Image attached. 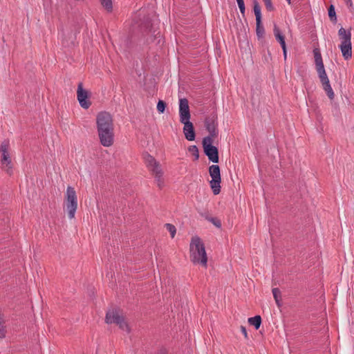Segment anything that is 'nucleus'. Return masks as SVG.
Returning a JSON list of instances; mask_svg holds the SVG:
<instances>
[{"instance_id": "obj_1", "label": "nucleus", "mask_w": 354, "mask_h": 354, "mask_svg": "<svg viewBox=\"0 0 354 354\" xmlns=\"http://www.w3.org/2000/svg\"><path fill=\"white\" fill-rule=\"evenodd\" d=\"M136 24L145 44H150L154 42L156 46H161L163 44L160 32L153 28L151 19L148 15H142L139 13Z\"/></svg>"}, {"instance_id": "obj_2", "label": "nucleus", "mask_w": 354, "mask_h": 354, "mask_svg": "<svg viewBox=\"0 0 354 354\" xmlns=\"http://www.w3.org/2000/svg\"><path fill=\"white\" fill-rule=\"evenodd\" d=\"M189 250L191 261L194 264L198 263L207 267V256L205 245L199 236H194L192 238Z\"/></svg>"}, {"instance_id": "obj_3", "label": "nucleus", "mask_w": 354, "mask_h": 354, "mask_svg": "<svg viewBox=\"0 0 354 354\" xmlns=\"http://www.w3.org/2000/svg\"><path fill=\"white\" fill-rule=\"evenodd\" d=\"M313 53L315 57V68L323 89L326 93L328 98L330 100H333L335 97V94L330 86L329 79L326 75L320 51L318 48H315L314 49Z\"/></svg>"}, {"instance_id": "obj_4", "label": "nucleus", "mask_w": 354, "mask_h": 354, "mask_svg": "<svg viewBox=\"0 0 354 354\" xmlns=\"http://www.w3.org/2000/svg\"><path fill=\"white\" fill-rule=\"evenodd\" d=\"M213 139L210 137H205L202 140V145L204 153L207 156L209 160L214 163H218L219 161L218 149L212 145Z\"/></svg>"}, {"instance_id": "obj_5", "label": "nucleus", "mask_w": 354, "mask_h": 354, "mask_svg": "<svg viewBox=\"0 0 354 354\" xmlns=\"http://www.w3.org/2000/svg\"><path fill=\"white\" fill-rule=\"evenodd\" d=\"M66 206L69 219L75 216V213L77 208V198L75 190L73 187L68 186L66 193Z\"/></svg>"}, {"instance_id": "obj_6", "label": "nucleus", "mask_w": 354, "mask_h": 354, "mask_svg": "<svg viewBox=\"0 0 354 354\" xmlns=\"http://www.w3.org/2000/svg\"><path fill=\"white\" fill-rule=\"evenodd\" d=\"M209 173L212 178L209 181L210 187L214 195H217L221 192V169L218 165H212L209 167Z\"/></svg>"}, {"instance_id": "obj_7", "label": "nucleus", "mask_w": 354, "mask_h": 354, "mask_svg": "<svg viewBox=\"0 0 354 354\" xmlns=\"http://www.w3.org/2000/svg\"><path fill=\"white\" fill-rule=\"evenodd\" d=\"M204 122L205 129L209 132V135L207 137H210V138H216L218 134L216 113L212 112L210 113L205 118Z\"/></svg>"}, {"instance_id": "obj_8", "label": "nucleus", "mask_w": 354, "mask_h": 354, "mask_svg": "<svg viewBox=\"0 0 354 354\" xmlns=\"http://www.w3.org/2000/svg\"><path fill=\"white\" fill-rule=\"evenodd\" d=\"M97 129H113V118L108 112L103 111L97 114L96 118Z\"/></svg>"}, {"instance_id": "obj_9", "label": "nucleus", "mask_w": 354, "mask_h": 354, "mask_svg": "<svg viewBox=\"0 0 354 354\" xmlns=\"http://www.w3.org/2000/svg\"><path fill=\"white\" fill-rule=\"evenodd\" d=\"M90 95V93L83 88L82 83L80 82L77 86V97L80 105L83 109H87L91 105V102L89 100Z\"/></svg>"}, {"instance_id": "obj_10", "label": "nucleus", "mask_w": 354, "mask_h": 354, "mask_svg": "<svg viewBox=\"0 0 354 354\" xmlns=\"http://www.w3.org/2000/svg\"><path fill=\"white\" fill-rule=\"evenodd\" d=\"M113 129H101L97 130L100 143L104 147H110L113 143L114 133Z\"/></svg>"}, {"instance_id": "obj_11", "label": "nucleus", "mask_w": 354, "mask_h": 354, "mask_svg": "<svg viewBox=\"0 0 354 354\" xmlns=\"http://www.w3.org/2000/svg\"><path fill=\"white\" fill-rule=\"evenodd\" d=\"M179 115L180 122L190 120L191 115L189 102L187 98H180L179 100Z\"/></svg>"}, {"instance_id": "obj_12", "label": "nucleus", "mask_w": 354, "mask_h": 354, "mask_svg": "<svg viewBox=\"0 0 354 354\" xmlns=\"http://www.w3.org/2000/svg\"><path fill=\"white\" fill-rule=\"evenodd\" d=\"M184 124L183 133L185 138L189 141H193L196 138V132L194 124L189 120L184 121L181 122Z\"/></svg>"}, {"instance_id": "obj_13", "label": "nucleus", "mask_w": 354, "mask_h": 354, "mask_svg": "<svg viewBox=\"0 0 354 354\" xmlns=\"http://www.w3.org/2000/svg\"><path fill=\"white\" fill-rule=\"evenodd\" d=\"M123 316L119 315V310L117 308L109 309L105 316V322L108 324H116Z\"/></svg>"}, {"instance_id": "obj_14", "label": "nucleus", "mask_w": 354, "mask_h": 354, "mask_svg": "<svg viewBox=\"0 0 354 354\" xmlns=\"http://www.w3.org/2000/svg\"><path fill=\"white\" fill-rule=\"evenodd\" d=\"M144 158L147 167L151 172L160 168V163L149 153L145 154Z\"/></svg>"}, {"instance_id": "obj_15", "label": "nucleus", "mask_w": 354, "mask_h": 354, "mask_svg": "<svg viewBox=\"0 0 354 354\" xmlns=\"http://www.w3.org/2000/svg\"><path fill=\"white\" fill-rule=\"evenodd\" d=\"M339 48L344 59L348 60L352 57V44L351 43H341Z\"/></svg>"}, {"instance_id": "obj_16", "label": "nucleus", "mask_w": 354, "mask_h": 354, "mask_svg": "<svg viewBox=\"0 0 354 354\" xmlns=\"http://www.w3.org/2000/svg\"><path fill=\"white\" fill-rule=\"evenodd\" d=\"M338 36L341 39V43H351V29L346 30L344 28H340L338 30Z\"/></svg>"}, {"instance_id": "obj_17", "label": "nucleus", "mask_w": 354, "mask_h": 354, "mask_svg": "<svg viewBox=\"0 0 354 354\" xmlns=\"http://www.w3.org/2000/svg\"><path fill=\"white\" fill-rule=\"evenodd\" d=\"M1 164L6 165L8 167L6 171L9 175L12 174V165L9 152L1 153Z\"/></svg>"}, {"instance_id": "obj_18", "label": "nucleus", "mask_w": 354, "mask_h": 354, "mask_svg": "<svg viewBox=\"0 0 354 354\" xmlns=\"http://www.w3.org/2000/svg\"><path fill=\"white\" fill-rule=\"evenodd\" d=\"M274 35L275 37L276 40L280 44L281 48L286 46V41H285V37L279 30V28L274 25Z\"/></svg>"}, {"instance_id": "obj_19", "label": "nucleus", "mask_w": 354, "mask_h": 354, "mask_svg": "<svg viewBox=\"0 0 354 354\" xmlns=\"http://www.w3.org/2000/svg\"><path fill=\"white\" fill-rule=\"evenodd\" d=\"M152 174L154 176L158 187L161 189L164 186V179L162 178L163 173L161 168H158V169L152 171Z\"/></svg>"}, {"instance_id": "obj_20", "label": "nucleus", "mask_w": 354, "mask_h": 354, "mask_svg": "<svg viewBox=\"0 0 354 354\" xmlns=\"http://www.w3.org/2000/svg\"><path fill=\"white\" fill-rule=\"evenodd\" d=\"M261 322L262 319L260 315H255L252 317L248 318V323L253 326L256 330H258L260 328Z\"/></svg>"}, {"instance_id": "obj_21", "label": "nucleus", "mask_w": 354, "mask_h": 354, "mask_svg": "<svg viewBox=\"0 0 354 354\" xmlns=\"http://www.w3.org/2000/svg\"><path fill=\"white\" fill-rule=\"evenodd\" d=\"M256 33L259 39L264 36L265 29L261 20H256Z\"/></svg>"}, {"instance_id": "obj_22", "label": "nucleus", "mask_w": 354, "mask_h": 354, "mask_svg": "<svg viewBox=\"0 0 354 354\" xmlns=\"http://www.w3.org/2000/svg\"><path fill=\"white\" fill-rule=\"evenodd\" d=\"M253 10L256 17V20H261V7L257 0H252Z\"/></svg>"}, {"instance_id": "obj_23", "label": "nucleus", "mask_w": 354, "mask_h": 354, "mask_svg": "<svg viewBox=\"0 0 354 354\" xmlns=\"http://www.w3.org/2000/svg\"><path fill=\"white\" fill-rule=\"evenodd\" d=\"M328 17L330 18V20L334 23V24H336L337 23V15H336V12H335V6L334 5L331 4L328 8Z\"/></svg>"}, {"instance_id": "obj_24", "label": "nucleus", "mask_w": 354, "mask_h": 354, "mask_svg": "<svg viewBox=\"0 0 354 354\" xmlns=\"http://www.w3.org/2000/svg\"><path fill=\"white\" fill-rule=\"evenodd\" d=\"M272 295H273V297L274 298L277 305L279 307L281 306L280 299H281V294L280 290L278 288H273L272 290Z\"/></svg>"}, {"instance_id": "obj_25", "label": "nucleus", "mask_w": 354, "mask_h": 354, "mask_svg": "<svg viewBox=\"0 0 354 354\" xmlns=\"http://www.w3.org/2000/svg\"><path fill=\"white\" fill-rule=\"evenodd\" d=\"M115 324H117L121 330L129 332V325L125 322L124 317H122V318H121Z\"/></svg>"}, {"instance_id": "obj_26", "label": "nucleus", "mask_w": 354, "mask_h": 354, "mask_svg": "<svg viewBox=\"0 0 354 354\" xmlns=\"http://www.w3.org/2000/svg\"><path fill=\"white\" fill-rule=\"evenodd\" d=\"M165 227L167 229V230L170 233L171 237L172 239L174 238L176 233V227L171 223H166Z\"/></svg>"}, {"instance_id": "obj_27", "label": "nucleus", "mask_w": 354, "mask_h": 354, "mask_svg": "<svg viewBox=\"0 0 354 354\" xmlns=\"http://www.w3.org/2000/svg\"><path fill=\"white\" fill-rule=\"evenodd\" d=\"M188 151L194 156V160H198L199 158L198 149L196 145L189 146Z\"/></svg>"}, {"instance_id": "obj_28", "label": "nucleus", "mask_w": 354, "mask_h": 354, "mask_svg": "<svg viewBox=\"0 0 354 354\" xmlns=\"http://www.w3.org/2000/svg\"><path fill=\"white\" fill-rule=\"evenodd\" d=\"M9 148H10L9 140H5L1 144L0 151L1 153L9 152Z\"/></svg>"}, {"instance_id": "obj_29", "label": "nucleus", "mask_w": 354, "mask_h": 354, "mask_svg": "<svg viewBox=\"0 0 354 354\" xmlns=\"http://www.w3.org/2000/svg\"><path fill=\"white\" fill-rule=\"evenodd\" d=\"M101 4L108 11L111 12L113 9V4L111 0H100Z\"/></svg>"}, {"instance_id": "obj_30", "label": "nucleus", "mask_w": 354, "mask_h": 354, "mask_svg": "<svg viewBox=\"0 0 354 354\" xmlns=\"http://www.w3.org/2000/svg\"><path fill=\"white\" fill-rule=\"evenodd\" d=\"M167 107V104L165 101L159 100L157 104V110L160 113H163Z\"/></svg>"}, {"instance_id": "obj_31", "label": "nucleus", "mask_w": 354, "mask_h": 354, "mask_svg": "<svg viewBox=\"0 0 354 354\" xmlns=\"http://www.w3.org/2000/svg\"><path fill=\"white\" fill-rule=\"evenodd\" d=\"M236 2H237V4L239 8L241 13L242 14L243 16H244L245 12V3H244V1L239 0V1H236Z\"/></svg>"}, {"instance_id": "obj_32", "label": "nucleus", "mask_w": 354, "mask_h": 354, "mask_svg": "<svg viewBox=\"0 0 354 354\" xmlns=\"http://www.w3.org/2000/svg\"><path fill=\"white\" fill-rule=\"evenodd\" d=\"M263 1L265 3L266 8L267 9L268 11L271 12L274 10V7L273 6L271 0H263Z\"/></svg>"}, {"instance_id": "obj_33", "label": "nucleus", "mask_w": 354, "mask_h": 354, "mask_svg": "<svg viewBox=\"0 0 354 354\" xmlns=\"http://www.w3.org/2000/svg\"><path fill=\"white\" fill-rule=\"evenodd\" d=\"M267 55H264V62H266V63H270L272 60V55H271V53L270 51L269 50L268 48H267Z\"/></svg>"}, {"instance_id": "obj_34", "label": "nucleus", "mask_w": 354, "mask_h": 354, "mask_svg": "<svg viewBox=\"0 0 354 354\" xmlns=\"http://www.w3.org/2000/svg\"><path fill=\"white\" fill-rule=\"evenodd\" d=\"M346 6H348L349 10L351 12H354V7H353V2H352V0H345L344 1Z\"/></svg>"}, {"instance_id": "obj_35", "label": "nucleus", "mask_w": 354, "mask_h": 354, "mask_svg": "<svg viewBox=\"0 0 354 354\" xmlns=\"http://www.w3.org/2000/svg\"><path fill=\"white\" fill-rule=\"evenodd\" d=\"M241 331L243 333V335H244L245 338L246 339H248L249 337H248V335L246 328L245 326H241Z\"/></svg>"}, {"instance_id": "obj_36", "label": "nucleus", "mask_w": 354, "mask_h": 354, "mask_svg": "<svg viewBox=\"0 0 354 354\" xmlns=\"http://www.w3.org/2000/svg\"><path fill=\"white\" fill-rule=\"evenodd\" d=\"M156 354H167V351L165 348H160Z\"/></svg>"}, {"instance_id": "obj_37", "label": "nucleus", "mask_w": 354, "mask_h": 354, "mask_svg": "<svg viewBox=\"0 0 354 354\" xmlns=\"http://www.w3.org/2000/svg\"><path fill=\"white\" fill-rule=\"evenodd\" d=\"M281 48L283 50V55L284 59L286 60L287 58V48H286V46H285V47H282Z\"/></svg>"}, {"instance_id": "obj_38", "label": "nucleus", "mask_w": 354, "mask_h": 354, "mask_svg": "<svg viewBox=\"0 0 354 354\" xmlns=\"http://www.w3.org/2000/svg\"><path fill=\"white\" fill-rule=\"evenodd\" d=\"M274 227H275V226H274V225H272V226H270V227H269V232H270V234H271V235H272L273 234H274V233H275V231H274Z\"/></svg>"}, {"instance_id": "obj_39", "label": "nucleus", "mask_w": 354, "mask_h": 354, "mask_svg": "<svg viewBox=\"0 0 354 354\" xmlns=\"http://www.w3.org/2000/svg\"><path fill=\"white\" fill-rule=\"evenodd\" d=\"M214 225H215L217 228H221L222 226V223H212Z\"/></svg>"}, {"instance_id": "obj_40", "label": "nucleus", "mask_w": 354, "mask_h": 354, "mask_svg": "<svg viewBox=\"0 0 354 354\" xmlns=\"http://www.w3.org/2000/svg\"><path fill=\"white\" fill-rule=\"evenodd\" d=\"M209 221H212V222H214V221H218L216 218H212Z\"/></svg>"}, {"instance_id": "obj_41", "label": "nucleus", "mask_w": 354, "mask_h": 354, "mask_svg": "<svg viewBox=\"0 0 354 354\" xmlns=\"http://www.w3.org/2000/svg\"><path fill=\"white\" fill-rule=\"evenodd\" d=\"M286 1H287L289 5H290V4H291V0H286Z\"/></svg>"}]
</instances>
